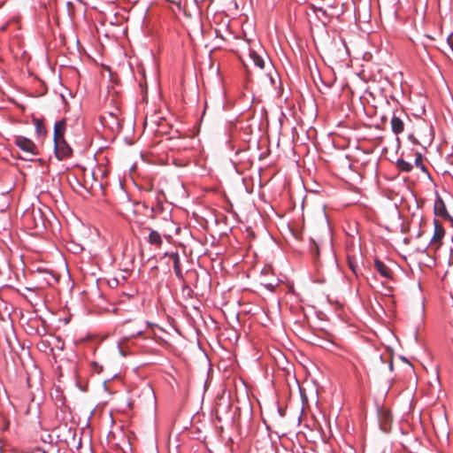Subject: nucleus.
Returning a JSON list of instances; mask_svg holds the SVG:
<instances>
[{"mask_svg":"<svg viewBox=\"0 0 453 453\" xmlns=\"http://www.w3.org/2000/svg\"><path fill=\"white\" fill-rule=\"evenodd\" d=\"M55 142V153L58 158L62 159L70 156L72 150L65 142L64 138L54 140Z\"/></svg>","mask_w":453,"mask_h":453,"instance_id":"nucleus-1","label":"nucleus"},{"mask_svg":"<svg viewBox=\"0 0 453 453\" xmlns=\"http://www.w3.org/2000/svg\"><path fill=\"white\" fill-rule=\"evenodd\" d=\"M16 145L20 148L23 151L30 154V155H35L36 154V147L35 143L23 136H19L15 140Z\"/></svg>","mask_w":453,"mask_h":453,"instance_id":"nucleus-2","label":"nucleus"},{"mask_svg":"<svg viewBox=\"0 0 453 453\" xmlns=\"http://www.w3.org/2000/svg\"><path fill=\"white\" fill-rule=\"evenodd\" d=\"M444 236V229L443 227L438 224L436 221H434V236L431 239V246L437 249L440 246L441 241L442 237Z\"/></svg>","mask_w":453,"mask_h":453,"instance_id":"nucleus-3","label":"nucleus"},{"mask_svg":"<svg viewBox=\"0 0 453 453\" xmlns=\"http://www.w3.org/2000/svg\"><path fill=\"white\" fill-rule=\"evenodd\" d=\"M26 218H33L35 219V226L38 227L40 225H43V221L39 209H33L30 212H27Z\"/></svg>","mask_w":453,"mask_h":453,"instance_id":"nucleus-4","label":"nucleus"},{"mask_svg":"<svg viewBox=\"0 0 453 453\" xmlns=\"http://www.w3.org/2000/svg\"><path fill=\"white\" fill-rule=\"evenodd\" d=\"M374 265L381 276L387 279L391 278V270L382 262L376 260Z\"/></svg>","mask_w":453,"mask_h":453,"instance_id":"nucleus-5","label":"nucleus"},{"mask_svg":"<svg viewBox=\"0 0 453 453\" xmlns=\"http://www.w3.org/2000/svg\"><path fill=\"white\" fill-rule=\"evenodd\" d=\"M148 242L151 245H155L156 247H160L163 241H162V237L158 232H157L155 230H151L149 234V237H148Z\"/></svg>","mask_w":453,"mask_h":453,"instance_id":"nucleus-6","label":"nucleus"},{"mask_svg":"<svg viewBox=\"0 0 453 453\" xmlns=\"http://www.w3.org/2000/svg\"><path fill=\"white\" fill-rule=\"evenodd\" d=\"M392 131L398 134L403 131V122L400 118L394 116L391 119Z\"/></svg>","mask_w":453,"mask_h":453,"instance_id":"nucleus-7","label":"nucleus"},{"mask_svg":"<svg viewBox=\"0 0 453 453\" xmlns=\"http://www.w3.org/2000/svg\"><path fill=\"white\" fill-rule=\"evenodd\" d=\"M169 256L173 259V269H174L176 276L180 279L182 278V273H181V270L180 267V257H179L178 253L173 252V253H171Z\"/></svg>","mask_w":453,"mask_h":453,"instance_id":"nucleus-8","label":"nucleus"},{"mask_svg":"<svg viewBox=\"0 0 453 453\" xmlns=\"http://www.w3.org/2000/svg\"><path fill=\"white\" fill-rule=\"evenodd\" d=\"M64 132H65V122L59 121L55 124L54 127V140H57V138L61 139L64 138Z\"/></svg>","mask_w":453,"mask_h":453,"instance_id":"nucleus-9","label":"nucleus"},{"mask_svg":"<svg viewBox=\"0 0 453 453\" xmlns=\"http://www.w3.org/2000/svg\"><path fill=\"white\" fill-rule=\"evenodd\" d=\"M250 56L255 65H257L260 69H263L265 67L264 58L261 56H259L257 52L251 51Z\"/></svg>","mask_w":453,"mask_h":453,"instance_id":"nucleus-10","label":"nucleus"},{"mask_svg":"<svg viewBox=\"0 0 453 453\" xmlns=\"http://www.w3.org/2000/svg\"><path fill=\"white\" fill-rule=\"evenodd\" d=\"M434 211L437 215L443 216L446 213L444 203L441 199H437L434 203Z\"/></svg>","mask_w":453,"mask_h":453,"instance_id":"nucleus-11","label":"nucleus"},{"mask_svg":"<svg viewBox=\"0 0 453 453\" xmlns=\"http://www.w3.org/2000/svg\"><path fill=\"white\" fill-rule=\"evenodd\" d=\"M102 121L105 122L106 124L119 125V120L116 115L112 112H109L107 116H104L102 118Z\"/></svg>","mask_w":453,"mask_h":453,"instance_id":"nucleus-12","label":"nucleus"},{"mask_svg":"<svg viewBox=\"0 0 453 453\" xmlns=\"http://www.w3.org/2000/svg\"><path fill=\"white\" fill-rule=\"evenodd\" d=\"M398 166L403 170V171H405V172H409L412 166L411 164L403 161V160H399L398 161Z\"/></svg>","mask_w":453,"mask_h":453,"instance_id":"nucleus-13","label":"nucleus"},{"mask_svg":"<svg viewBox=\"0 0 453 453\" xmlns=\"http://www.w3.org/2000/svg\"><path fill=\"white\" fill-rule=\"evenodd\" d=\"M447 42L449 46V49L453 54V35H450L448 39H447Z\"/></svg>","mask_w":453,"mask_h":453,"instance_id":"nucleus-14","label":"nucleus"},{"mask_svg":"<svg viewBox=\"0 0 453 453\" xmlns=\"http://www.w3.org/2000/svg\"><path fill=\"white\" fill-rule=\"evenodd\" d=\"M349 267L352 270V272L355 274H357L356 265H354V264L350 260H349Z\"/></svg>","mask_w":453,"mask_h":453,"instance_id":"nucleus-15","label":"nucleus"},{"mask_svg":"<svg viewBox=\"0 0 453 453\" xmlns=\"http://www.w3.org/2000/svg\"><path fill=\"white\" fill-rule=\"evenodd\" d=\"M147 390L149 393H150L154 396V393L150 388H148Z\"/></svg>","mask_w":453,"mask_h":453,"instance_id":"nucleus-16","label":"nucleus"}]
</instances>
